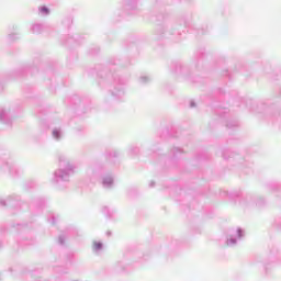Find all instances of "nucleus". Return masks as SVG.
Wrapping results in <instances>:
<instances>
[{"mask_svg":"<svg viewBox=\"0 0 281 281\" xmlns=\"http://www.w3.org/2000/svg\"><path fill=\"white\" fill-rule=\"evenodd\" d=\"M41 12H42L43 14H49V9H47L46 7H42V8H41Z\"/></svg>","mask_w":281,"mask_h":281,"instance_id":"obj_1","label":"nucleus"}]
</instances>
